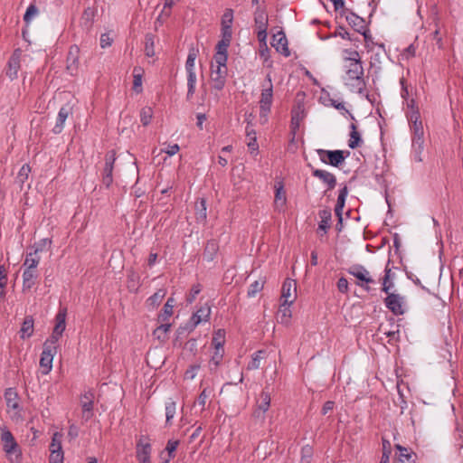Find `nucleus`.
Returning <instances> with one entry per match:
<instances>
[{"instance_id":"obj_1","label":"nucleus","mask_w":463,"mask_h":463,"mask_svg":"<svg viewBox=\"0 0 463 463\" xmlns=\"http://www.w3.org/2000/svg\"><path fill=\"white\" fill-rule=\"evenodd\" d=\"M344 74L342 80L344 84L354 93L362 94L365 90V80L364 77V67L362 62L344 64Z\"/></svg>"},{"instance_id":"obj_2","label":"nucleus","mask_w":463,"mask_h":463,"mask_svg":"<svg viewBox=\"0 0 463 463\" xmlns=\"http://www.w3.org/2000/svg\"><path fill=\"white\" fill-rule=\"evenodd\" d=\"M0 441L7 460L10 463H20L23 458L22 449L6 427L0 429Z\"/></svg>"},{"instance_id":"obj_3","label":"nucleus","mask_w":463,"mask_h":463,"mask_svg":"<svg viewBox=\"0 0 463 463\" xmlns=\"http://www.w3.org/2000/svg\"><path fill=\"white\" fill-rule=\"evenodd\" d=\"M273 97V86L271 79L268 75L266 82L262 85V90L260 99V120L261 124L268 121V116L270 112Z\"/></svg>"},{"instance_id":"obj_4","label":"nucleus","mask_w":463,"mask_h":463,"mask_svg":"<svg viewBox=\"0 0 463 463\" xmlns=\"http://www.w3.org/2000/svg\"><path fill=\"white\" fill-rule=\"evenodd\" d=\"M5 399L10 419L15 422L22 420V407L17 392L14 389L9 388L5 392Z\"/></svg>"},{"instance_id":"obj_5","label":"nucleus","mask_w":463,"mask_h":463,"mask_svg":"<svg viewBox=\"0 0 463 463\" xmlns=\"http://www.w3.org/2000/svg\"><path fill=\"white\" fill-rule=\"evenodd\" d=\"M384 299L386 307L396 316L403 315L407 309L406 298L399 293L388 292Z\"/></svg>"},{"instance_id":"obj_6","label":"nucleus","mask_w":463,"mask_h":463,"mask_svg":"<svg viewBox=\"0 0 463 463\" xmlns=\"http://www.w3.org/2000/svg\"><path fill=\"white\" fill-rule=\"evenodd\" d=\"M152 444L148 436L141 435L136 443L137 463H152Z\"/></svg>"},{"instance_id":"obj_7","label":"nucleus","mask_w":463,"mask_h":463,"mask_svg":"<svg viewBox=\"0 0 463 463\" xmlns=\"http://www.w3.org/2000/svg\"><path fill=\"white\" fill-rule=\"evenodd\" d=\"M317 153L321 162L335 167L342 165L345 157L349 155V152H346V155H345L343 150L317 149Z\"/></svg>"},{"instance_id":"obj_8","label":"nucleus","mask_w":463,"mask_h":463,"mask_svg":"<svg viewBox=\"0 0 463 463\" xmlns=\"http://www.w3.org/2000/svg\"><path fill=\"white\" fill-rule=\"evenodd\" d=\"M56 353L57 345L45 341L40 359V367L43 374H48L51 372Z\"/></svg>"},{"instance_id":"obj_9","label":"nucleus","mask_w":463,"mask_h":463,"mask_svg":"<svg viewBox=\"0 0 463 463\" xmlns=\"http://www.w3.org/2000/svg\"><path fill=\"white\" fill-rule=\"evenodd\" d=\"M348 273L354 276L356 279V285L364 288L365 289H369L368 285L374 283L373 277L371 276L370 271L364 267L363 265L355 264L352 265L348 269Z\"/></svg>"},{"instance_id":"obj_10","label":"nucleus","mask_w":463,"mask_h":463,"mask_svg":"<svg viewBox=\"0 0 463 463\" xmlns=\"http://www.w3.org/2000/svg\"><path fill=\"white\" fill-rule=\"evenodd\" d=\"M289 298V286L287 285V279L282 287V295L280 298V305L277 313V320L286 326L289 323V304L288 298Z\"/></svg>"},{"instance_id":"obj_11","label":"nucleus","mask_w":463,"mask_h":463,"mask_svg":"<svg viewBox=\"0 0 463 463\" xmlns=\"http://www.w3.org/2000/svg\"><path fill=\"white\" fill-rule=\"evenodd\" d=\"M66 308L59 309L58 313L55 316V325L53 327L52 334L51 337L46 340V342H50L57 345L60 337L61 336L62 333L66 328Z\"/></svg>"},{"instance_id":"obj_12","label":"nucleus","mask_w":463,"mask_h":463,"mask_svg":"<svg viewBox=\"0 0 463 463\" xmlns=\"http://www.w3.org/2000/svg\"><path fill=\"white\" fill-rule=\"evenodd\" d=\"M227 77V67H212L211 66V75H210V83L211 88L214 90L220 91L222 90L226 82Z\"/></svg>"},{"instance_id":"obj_13","label":"nucleus","mask_w":463,"mask_h":463,"mask_svg":"<svg viewBox=\"0 0 463 463\" xmlns=\"http://www.w3.org/2000/svg\"><path fill=\"white\" fill-rule=\"evenodd\" d=\"M115 161V151H109L105 156V165L102 171V183L106 185V187H109L113 182L112 173Z\"/></svg>"},{"instance_id":"obj_14","label":"nucleus","mask_w":463,"mask_h":463,"mask_svg":"<svg viewBox=\"0 0 463 463\" xmlns=\"http://www.w3.org/2000/svg\"><path fill=\"white\" fill-rule=\"evenodd\" d=\"M80 406L82 411V419L89 420L93 416L94 393L86 392L80 397Z\"/></svg>"},{"instance_id":"obj_15","label":"nucleus","mask_w":463,"mask_h":463,"mask_svg":"<svg viewBox=\"0 0 463 463\" xmlns=\"http://www.w3.org/2000/svg\"><path fill=\"white\" fill-rule=\"evenodd\" d=\"M271 45L276 49L277 52L284 54L286 57L289 55L288 39L286 33L281 30H279L273 33Z\"/></svg>"},{"instance_id":"obj_16","label":"nucleus","mask_w":463,"mask_h":463,"mask_svg":"<svg viewBox=\"0 0 463 463\" xmlns=\"http://www.w3.org/2000/svg\"><path fill=\"white\" fill-rule=\"evenodd\" d=\"M43 250V247L37 246L33 251L26 254L24 261V270H29L31 272H38L37 267L41 261L39 252Z\"/></svg>"},{"instance_id":"obj_17","label":"nucleus","mask_w":463,"mask_h":463,"mask_svg":"<svg viewBox=\"0 0 463 463\" xmlns=\"http://www.w3.org/2000/svg\"><path fill=\"white\" fill-rule=\"evenodd\" d=\"M306 98L305 92L299 91L297 93L295 98L296 107H297V112L296 117L291 118V128L293 126L298 127L299 121L302 120L306 114H305V107H304V100Z\"/></svg>"},{"instance_id":"obj_18","label":"nucleus","mask_w":463,"mask_h":463,"mask_svg":"<svg viewBox=\"0 0 463 463\" xmlns=\"http://www.w3.org/2000/svg\"><path fill=\"white\" fill-rule=\"evenodd\" d=\"M180 444V441L175 439H168L166 446L163 451L160 452L159 457L163 463H170L175 458V452Z\"/></svg>"},{"instance_id":"obj_19","label":"nucleus","mask_w":463,"mask_h":463,"mask_svg":"<svg viewBox=\"0 0 463 463\" xmlns=\"http://www.w3.org/2000/svg\"><path fill=\"white\" fill-rule=\"evenodd\" d=\"M410 120L411 121L412 141L424 140V130L422 122L420 119V114L413 112L410 117Z\"/></svg>"},{"instance_id":"obj_20","label":"nucleus","mask_w":463,"mask_h":463,"mask_svg":"<svg viewBox=\"0 0 463 463\" xmlns=\"http://www.w3.org/2000/svg\"><path fill=\"white\" fill-rule=\"evenodd\" d=\"M346 21L356 32L362 33L364 36V39L367 40L368 31L366 30L365 22L363 18L359 17L354 13L346 15Z\"/></svg>"},{"instance_id":"obj_21","label":"nucleus","mask_w":463,"mask_h":463,"mask_svg":"<svg viewBox=\"0 0 463 463\" xmlns=\"http://www.w3.org/2000/svg\"><path fill=\"white\" fill-rule=\"evenodd\" d=\"M71 114V108L69 105L62 106L60 109L57 118H56V124L52 129V131L55 134H60L63 130L65 121Z\"/></svg>"},{"instance_id":"obj_22","label":"nucleus","mask_w":463,"mask_h":463,"mask_svg":"<svg viewBox=\"0 0 463 463\" xmlns=\"http://www.w3.org/2000/svg\"><path fill=\"white\" fill-rule=\"evenodd\" d=\"M210 316L211 307L207 304H205L204 306H202L195 313L193 314L191 317V323L193 324V326L195 327L199 324L208 321Z\"/></svg>"},{"instance_id":"obj_23","label":"nucleus","mask_w":463,"mask_h":463,"mask_svg":"<svg viewBox=\"0 0 463 463\" xmlns=\"http://www.w3.org/2000/svg\"><path fill=\"white\" fill-rule=\"evenodd\" d=\"M313 175L322 181L328 190H332L336 184L335 176L328 171L316 169L313 171Z\"/></svg>"},{"instance_id":"obj_24","label":"nucleus","mask_w":463,"mask_h":463,"mask_svg":"<svg viewBox=\"0 0 463 463\" xmlns=\"http://www.w3.org/2000/svg\"><path fill=\"white\" fill-rule=\"evenodd\" d=\"M224 355V349L213 348V352L208 362V369L211 373H216Z\"/></svg>"},{"instance_id":"obj_25","label":"nucleus","mask_w":463,"mask_h":463,"mask_svg":"<svg viewBox=\"0 0 463 463\" xmlns=\"http://www.w3.org/2000/svg\"><path fill=\"white\" fill-rule=\"evenodd\" d=\"M268 358V353L265 350H259L251 355V360L247 365V370H257L262 366Z\"/></svg>"},{"instance_id":"obj_26","label":"nucleus","mask_w":463,"mask_h":463,"mask_svg":"<svg viewBox=\"0 0 463 463\" xmlns=\"http://www.w3.org/2000/svg\"><path fill=\"white\" fill-rule=\"evenodd\" d=\"M276 194L274 204L278 211H284L286 208L287 197L286 192L283 190V185L281 183L278 182L275 184Z\"/></svg>"},{"instance_id":"obj_27","label":"nucleus","mask_w":463,"mask_h":463,"mask_svg":"<svg viewBox=\"0 0 463 463\" xmlns=\"http://www.w3.org/2000/svg\"><path fill=\"white\" fill-rule=\"evenodd\" d=\"M215 53L213 55V61L212 67H227L228 60V48L221 49L219 45L215 47Z\"/></svg>"},{"instance_id":"obj_28","label":"nucleus","mask_w":463,"mask_h":463,"mask_svg":"<svg viewBox=\"0 0 463 463\" xmlns=\"http://www.w3.org/2000/svg\"><path fill=\"white\" fill-rule=\"evenodd\" d=\"M270 405V396L269 393L262 392L257 401V410L255 411V415L257 417H261L264 413L269 410Z\"/></svg>"},{"instance_id":"obj_29","label":"nucleus","mask_w":463,"mask_h":463,"mask_svg":"<svg viewBox=\"0 0 463 463\" xmlns=\"http://www.w3.org/2000/svg\"><path fill=\"white\" fill-rule=\"evenodd\" d=\"M23 285H22V290L23 292H27L32 289V288L35 285L37 278H38V272H31L29 270H24L23 271Z\"/></svg>"},{"instance_id":"obj_30","label":"nucleus","mask_w":463,"mask_h":463,"mask_svg":"<svg viewBox=\"0 0 463 463\" xmlns=\"http://www.w3.org/2000/svg\"><path fill=\"white\" fill-rule=\"evenodd\" d=\"M79 48L77 46H71L70 48L68 58H67V69L72 74L78 68L79 63Z\"/></svg>"},{"instance_id":"obj_31","label":"nucleus","mask_w":463,"mask_h":463,"mask_svg":"<svg viewBox=\"0 0 463 463\" xmlns=\"http://www.w3.org/2000/svg\"><path fill=\"white\" fill-rule=\"evenodd\" d=\"M34 329V321L32 317H26L20 329V336L23 339L29 338L33 335Z\"/></svg>"},{"instance_id":"obj_32","label":"nucleus","mask_w":463,"mask_h":463,"mask_svg":"<svg viewBox=\"0 0 463 463\" xmlns=\"http://www.w3.org/2000/svg\"><path fill=\"white\" fill-rule=\"evenodd\" d=\"M40 15V9L38 6L32 3L27 7L24 14V22L26 26H29Z\"/></svg>"},{"instance_id":"obj_33","label":"nucleus","mask_w":463,"mask_h":463,"mask_svg":"<svg viewBox=\"0 0 463 463\" xmlns=\"http://www.w3.org/2000/svg\"><path fill=\"white\" fill-rule=\"evenodd\" d=\"M20 68V56L17 53H14L8 61L7 76L11 79L16 78L18 70Z\"/></svg>"},{"instance_id":"obj_34","label":"nucleus","mask_w":463,"mask_h":463,"mask_svg":"<svg viewBox=\"0 0 463 463\" xmlns=\"http://www.w3.org/2000/svg\"><path fill=\"white\" fill-rule=\"evenodd\" d=\"M176 413V402L169 399L165 402V425L171 426Z\"/></svg>"},{"instance_id":"obj_35","label":"nucleus","mask_w":463,"mask_h":463,"mask_svg":"<svg viewBox=\"0 0 463 463\" xmlns=\"http://www.w3.org/2000/svg\"><path fill=\"white\" fill-rule=\"evenodd\" d=\"M232 39V27L222 26V39L218 42L217 45H219L221 49L229 48Z\"/></svg>"},{"instance_id":"obj_36","label":"nucleus","mask_w":463,"mask_h":463,"mask_svg":"<svg viewBox=\"0 0 463 463\" xmlns=\"http://www.w3.org/2000/svg\"><path fill=\"white\" fill-rule=\"evenodd\" d=\"M398 450L396 463H413L411 452L401 445H396Z\"/></svg>"},{"instance_id":"obj_37","label":"nucleus","mask_w":463,"mask_h":463,"mask_svg":"<svg viewBox=\"0 0 463 463\" xmlns=\"http://www.w3.org/2000/svg\"><path fill=\"white\" fill-rule=\"evenodd\" d=\"M166 295V289L160 288L158 289L154 295H152L150 298L146 300V305L149 307L155 308L160 305L162 300Z\"/></svg>"},{"instance_id":"obj_38","label":"nucleus","mask_w":463,"mask_h":463,"mask_svg":"<svg viewBox=\"0 0 463 463\" xmlns=\"http://www.w3.org/2000/svg\"><path fill=\"white\" fill-rule=\"evenodd\" d=\"M187 99H190L194 92H195V87H196V73L195 71H187Z\"/></svg>"},{"instance_id":"obj_39","label":"nucleus","mask_w":463,"mask_h":463,"mask_svg":"<svg viewBox=\"0 0 463 463\" xmlns=\"http://www.w3.org/2000/svg\"><path fill=\"white\" fill-rule=\"evenodd\" d=\"M62 433L55 432L52 435V442L49 447L50 453H60L63 452L61 447Z\"/></svg>"},{"instance_id":"obj_40","label":"nucleus","mask_w":463,"mask_h":463,"mask_svg":"<svg viewBox=\"0 0 463 463\" xmlns=\"http://www.w3.org/2000/svg\"><path fill=\"white\" fill-rule=\"evenodd\" d=\"M144 71L140 67H135L133 70V90L139 93L142 91V77Z\"/></svg>"},{"instance_id":"obj_41","label":"nucleus","mask_w":463,"mask_h":463,"mask_svg":"<svg viewBox=\"0 0 463 463\" xmlns=\"http://www.w3.org/2000/svg\"><path fill=\"white\" fill-rule=\"evenodd\" d=\"M225 344V331L222 329H218L213 333L212 339V345L213 348L224 349Z\"/></svg>"},{"instance_id":"obj_42","label":"nucleus","mask_w":463,"mask_h":463,"mask_svg":"<svg viewBox=\"0 0 463 463\" xmlns=\"http://www.w3.org/2000/svg\"><path fill=\"white\" fill-rule=\"evenodd\" d=\"M351 129L352 130L350 133L348 146L352 149H354L360 146V144L362 143V138L354 124L351 125Z\"/></svg>"},{"instance_id":"obj_43","label":"nucleus","mask_w":463,"mask_h":463,"mask_svg":"<svg viewBox=\"0 0 463 463\" xmlns=\"http://www.w3.org/2000/svg\"><path fill=\"white\" fill-rule=\"evenodd\" d=\"M175 300L173 298H169L164 306L163 312L159 315L158 319L161 322H165L173 315Z\"/></svg>"},{"instance_id":"obj_44","label":"nucleus","mask_w":463,"mask_h":463,"mask_svg":"<svg viewBox=\"0 0 463 463\" xmlns=\"http://www.w3.org/2000/svg\"><path fill=\"white\" fill-rule=\"evenodd\" d=\"M319 229L326 232L330 227L331 211L329 209L321 210L319 212Z\"/></svg>"},{"instance_id":"obj_45","label":"nucleus","mask_w":463,"mask_h":463,"mask_svg":"<svg viewBox=\"0 0 463 463\" xmlns=\"http://www.w3.org/2000/svg\"><path fill=\"white\" fill-rule=\"evenodd\" d=\"M424 150V140L412 141V156L417 162H422V153Z\"/></svg>"},{"instance_id":"obj_46","label":"nucleus","mask_w":463,"mask_h":463,"mask_svg":"<svg viewBox=\"0 0 463 463\" xmlns=\"http://www.w3.org/2000/svg\"><path fill=\"white\" fill-rule=\"evenodd\" d=\"M180 0H165L163 9L159 14L157 21L167 19L171 15V8Z\"/></svg>"},{"instance_id":"obj_47","label":"nucleus","mask_w":463,"mask_h":463,"mask_svg":"<svg viewBox=\"0 0 463 463\" xmlns=\"http://www.w3.org/2000/svg\"><path fill=\"white\" fill-rule=\"evenodd\" d=\"M256 29L267 28L268 16L263 10H257L254 15Z\"/></svg>"},{"instance_id":"obj_48","label":"nucleus","mask_w":463,"mask_h":463,"mask_svg":"<svg viewBox=\"0 0 463 463\" xmlns=\"http://www.w3.org/2000/svg\"><path fill=\"white\" fill-rule=\"evenodd\" d=\"M344 64H349L354 62H362L360 54L355 50H345L344 51Z\"/></svg>"},{"instance_id":"obj_49","label":"nucleus","mask_w":463,"mask_h":463,"mask_svg":"<svg viewBox=\"0 0 463 463\" xmlns=\"http://www.w3.org/2000/svg\"><path fill=\"white\" fill-rule=\"evenodd\" d=\"M246 134L248 137L247 146L252 151L255 152L259 148V145L257 143L256 132L254 129L250 128L249 126L246 128Z\"/></svg>"},{"instance_id":"obj_50","label":"nucleus","mask_w":463,"mask_h":463,"mask_svg":"<svg viewBox=\"0 0 463 463\" xmlns=\"http://www.w3.org/2000/svg\"><path fill=\"white\" fill-rule=\"evenodd\" d=\"M346 196H347V188L344 187L339 192L337 203H336V205L335 208V212L339 216L340 219H341L342 210L345 206Z\"/></svg>"},{"instance_id":"obj_51","label":"nucleus","mask_w":463,"mask_h":463,"mask_svg":"<svg viewBox=\"0 0 463 463\" xmlns=\"http://www.w3.org/2000/svg\"><path fill=\"white\" fill-rule=\"evenodd\" d=\"M265 281L262 279H260L258 280H255L252 282L248 289V297L249 298H255L258 293H260L264 287Z\"/></svg>"},{"instance_id":"obj_52","label":"nucleus","mask_w":463,"mask_h":463,"mask_svg":"<svg viewBox=\"0 0 463 463\" xmlns=\"http://www.w3.org/2000/svg\"><path fill=\"white\" fill-rule=\"evenodd\" d=\"M155 53V36L146 34L145 38V54L147 57H153Z\"/></svg>"},{"instance_id":"obj_53","label":"nucleus","mask_w":463,"mask_h":463,"mask_svg":"<svg viewBox=\"0 0 463 463\" xmlns=\"http://www.w3.org/2000/svg\"><path fill=\"white\" fill-rule=\"evenodd\" d=\"M154 111L151 107H144L140 110V121L143 126L146 127L151 123L153 118Z\"/></svg>"},{"instance_id":"obj_54","label":"nucleus","mask_w":463,"mask_h":463,"mask_svg":"<svg viewBox=\"0 0 463 463\" xmlns=\"http://www.w3.org/2000/svg\"><path fill=\"white\" fill-rule=\"evenodd\" d=\"M382 284H383L382 290L384 293H388L394 286L393 283L391 281V269L389 268L388 265L385 267L384 276L383 278Z\"/></svg>"},{"instance_id":"obj_55","label":"nucleus","mask_w":463,"mask_h":463,"mask_svg":"<svg viewBox=\"0 0 463 463\" xmlns=\"http://www.w3.org/2000/svg\"><path fill=\"white\" fill-rule=\"evenodd\" d=\"M206 201L202 198L196 205V219L205 221L207 217Z\"/></svg>"},{"instance_id":"obj_56","label":"nucleus","mask_w":463,"mask_h":463,"mask_svg":"<svg viewBox=\"0 0 463 463\" xmlns=\"http://www.w3.org/2000/svg\"><path fill=\"white\" fill-rule=\"evenodd\" d=\"M198 51L195 49H191L189 51L187 60L185 62V71H195V60L197 58Z\"/></svg>"},{"instance_id":"obj_57","label":"nucleus","mask_w":463,"mask_h":463,"mask_svg":"<svg viewBox=\"0 0 463 463\" xmlns=\"http://www.w3.org/2000/svg\"><path fill=\"white\" fill-rule=\"evenodd\" d=\"M171 325L168 323H164L157 326L154 331V335L156 336L160 340H165L166 338V335L169 332Z\"/></svg>"},{"instance_id":"obj_58","label":"nucleus","mask_w":463,"mask_h":463,"mask_svg":"<svg viewBox=\"0 0 463 463\" xmlns=\"http://www.w3.org/2000/svg\"><path fill=\"white\" fill-rule=\"evenodd\" d=\"M30 172H31L30 165L27 164L23 165L22 167L20 168L17 177H16L17 182L21 184H24L29 177Z\"/></svg>"},{"instance_id":"obj_59","label":"nucleus","mask_w":463,"mask_h":463,"mask_svg":"<svg viewBox=\"0 0 463 463\" xmlns=\"http://www.w3.org/2000/svg\"><path fill=\"white\" fill-rule=\"evenodd\" d=\"M212 393H213V390H211L209 388H204L202 391V392L200 393V395L197 399V403L202 407L203 410H204L205 405H206L208 400L210 399Z\"/></svg>"},{"instance_id":"obj_60","label":"nucleus","mask_w":463,"mask_h":463,"mask_svg":"<svg viewBox=\"0 0 463 463\" xmlns=\"http://www.w3.org/2000/svg\"><path fill=\"white\" fill-rule=\"evenodd\" d=\"M233 22V11L232 9H226L222 17V26L232 27Z\"/></svg>"},{"instance_id":"obj_61","label":"nucleus","mask_w":463,"mask_h":463,"mask_svg":"<svg viewBox=\"0 0 463 463\" xmlns=\"http://www.w3.org/2000/svg\"><path fill=\"white\" fill-rule=\"evenodd\" d=\"M218 249L217 243L214 241H211L207 243L205 250H204V255L209 259L213 260V255L216 253Z\"/></svg>"},{"instance_id":"obj_62","label":"nucleus","mask_w":463,"mask_h":463,"mask_svg":"<svg viewBox=\"0 0 463 463\" xmlns=\"http://www.w3.org/2000/svg\"><path fill=\"white\" fill-rule=\"evenodd\" d=\"M301 463H310L313 455V449L310 446H305L301 450Z\"/></svg>"},{"instance_id":"obj_63","label":"nucleus","mask_w":463,"mask_h":463,"mask_svg":"<svg viewBox=\"0 0 463 463\" xmlns=\"http://www.w3.org/2000/svg\"><path fill=\"white\" fill-rule=\"evenodd\" d=\"M454 437L456 440L455 446L458 447V449H461L463 448V430L458 426L455 430Z\"/></svg>"},{"instance_id":"obj_64","label":"nucleus","mask_w":463,"mask_h":463,"mask_svg":"<svg viewBox=\"0 0 463 463\" xmlns=\"http://www.w3.org/2000/svg\"><path fill=\"white\" fill-rule=\"evenodd\" d=\"M200 369V364L191 365L184 373V378L193 380L197 375V373Z\"/></svg>"}]
</instances>
